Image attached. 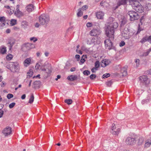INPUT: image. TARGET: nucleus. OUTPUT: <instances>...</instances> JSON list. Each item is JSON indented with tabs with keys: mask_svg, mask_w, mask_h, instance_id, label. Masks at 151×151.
<instances>
[{
	"mask_svg": "<svg viewBox=\"0 0 151 151\" xmlns=\"http://www.w3.org/2000/svg\"><path fill=\"white\" fill-rule=\"evenodd\" d=\"M107 23L108 24L105 29V34L106 36L113 39L115 29L118 26V23L115 21L114 19L112 17L109 18Z\"/></svg>",
	"mask_w": 151,
	"mask_h": 151,
	"instance_id": "nucleus-1",
	"label": "nucleus"
},
{
	"mask_svg": "<svg viewBox=\"0 0 151 151\" xmlns=\"http://www.w3.org/2000/svg\"><path fill=\"white\" fill-rule=\"evenodd\" d=\"M141 1L142 0H129V4L137 12L142 13L144 12V8L139 2Z\"/></svg>",
	"mask_w": 151,
	"mask_h": 151,
	"instance_id": "nucleus-2",
	"label": "nucleus"
},
{
	"mask_svg": "<svg viewBox=\"0 0 151 151\" xmlns=\"http://www.w3.org/2000/svg\"><path fill=\"white\" fill-rule=\"evenodd\" d=\"M38 19L39 23L42 25L46 26L50 20L49 16L45 14H41L39 17Z\"/></svg>",
	"mask_w": 151,
	"mask_h": 151,
	"instance_id": "nucleus-3",
	"label": "nucleus"
},
{
	"mask_svg": "<svg viewBox=\"0 0 151 151\" xmlns=\"http://www.w3.org/2000/svg\"><path fill=\"white\" fill-rule=\"evenodd\" d=\"M134 30L129 31L128 28H125L122 32V35L125 39H128L134 35Z\"/></svg>",
	"mask_w": 151,
	"mask_h": 151,
	"instance_id": "nucleus-4",
	"label": "nucleus"
},
{
	"mask_svg": "<svg viewBox=\"0 0 151 151\" xmlns=\"http://www.w3.org/2000/svg\"><path fill=\"white\" fill-rule=\"evenodd\" d=\"M109 38L108 39H106L104 42L106 48V49L110 50L113 48L112 43L111 42L112 40H114V35L113 39H112L111 38L106 36Z\"/></svg>",
	"mask_w": 151,
	"mask_h": 151,
	"instance_id": "nucleus-5",
	"label": "nucleus"
},
{
	"mask_svg": "<svg viewBox=\"0 0 151 151\" xmlns=\"http://www.w3.org/2000/svg\"><path fill=\"white\" fill-rule=\"evenodd\" d=\"M128 14L129 16L130 20L131 21H134L139 18V16L138 13L133 11H129L128 13Z\"/></svg>",
	"mask_w": 151,
	"mask_h": 151,
	"instance_id": "nucleus-6",
	"label": "nucleus"
},
{
	"mask_svg": "<svg viewBox=\"0 0 151 151\" xmlns=\"http://www.w3.org/2000/svg\"><path fill=\"white\" fill-rule=\"evenodd\" d=\"M120 132V129L119 128H116L115 124H113L111 127L110 132L113 135H118Z\"/></svg>",
	"mask_w": 151,
	"mask_h": 151,
	"instance_id": "nucleus-7",
	"label": "nucleus"
},
{
	"mask_svg": "<svg viewBox=\"0 0 151 151\" xmlns=\"http://www.w3.org/2000/svg\"><path fill=\"white\" fill-rule=\"evenodd\" d=\"M100 38L98 37H93L91 40L90 41L88 40L87 42V43L89 45L99 44H100Z\"/></svg>",
	"mask_w": 151,
	"mask_h": 151,
	"instance_id": "nucleus-8",
	"label": "nucleus"
},
{
	"mask_svg": "<svg viewBox=\"0 0 151 151\" xmlns=\"http://www.w3.org/2000/svg\"><path fill=\"white\" fill-rule=\"evenodd\" d=\"M125 141L127 144L132 145L135 143L136 140L135 138L129 137L127 138Z\"/></svg>",
	"mask_w": 151,
	"mask_h": 151,
	"instance_id": "nucleus-9",
	"label": "nucleus"
},
{
	"mask_svg": "<svg viewBox=\"0 0 151 151\" xmlns=\"http://www.w3.org/2000/svg\"><path fill=\"white\" fill-rule=\"evenodd\" d=\"M139 79L141 83L144 84H148L150 82L149 80L146 76L143 75L140 76L139 77Z\"/></svg>",
	"mask_w": 151,
	"mask_h": 151,
	"instance_id": "nucleus-10",
	"label": "nucleus"
},
{
	"mask_svg": "<svg viewBox=\"0 0 151 151\" xmlns=\"http://www.w3.org/2000/svg\"><path fill=\"white\" fill-rule=\"evenodd\" d=\"M127 1L129 2V0H119L117 2V5L113 8V10H116L119 6L121 5H126Z\"/></svg>",
	"mask_w": 151,
	"mask_h": 151,
	"instance_id": "nucleus-11",
	"label": "nucleus"
},
{
	"mask_svg": "<svg viewBox=\"0 0 151 151\" xmlns=\"http://www.w3.org/2000/svg\"><path fill=\"white\" fill-rule=\"evenodd\" d=\"M42 60L40 59L39 60L38 63L41 65V70L43 71H46V72L47 73H50L51 72V70L50 68H48L47 69L45 68L44 67L45 66V64H43L42 63Z\"/></svg>",
	"mask_w": 151,
	"mask_h": 151,
	"instance_id": "nucleus-12",
	"label": "nucleus"
},
{
	"mask_svg": "<svg viewBox=\"0 0 151 151\" xmlns=\"http://www.w3.org/2000/svg\"><path fill=\"white\" fill-rule=\"evenodd\" d=\"M2 132L5 136L10 134L12 133V128L9 127H7L2 131Z\"/></svg>",
	"mask_w": 151,
	"mask_h": 151,
	"instance_id": "nucleus-13",
	"label": "nucleus"
},
{
	"mask_svg": "<svg viewBox=\"0 0 151 151\" xmlns=\"http://www.w3.org/2000/svg\"><path fill=\"white\" fill-rule=\"evenodd\" d=\"M10 65H12V68H14L15 72H18L19 70V66L18 63L17 62H10L9 63Z\"/></svg>",
	"mask_w": 151,
	"mask_h": 151,
	"instance_id": "nucleus-14",
	"label": "nucleus"
},
{
	"mask_svg": "<svg viewBox=\"0 0 151 151\" xmlns=\"http://www.w3.org/2000/svg\"><path fill=\"white\" fill-rule=\"evenodd\" d=\"M101 32L99 29H94L92 30L90 32V34L91 36H95L99 35Z\"/></svg>",
	"mask_w": 151,
	"mask_h": 151,
	"instance_id": "nucleus-15",
	"label": "nucleus"
},
{
	"mask_svg": "<svg viewBox=\"0 0 151 151\" xmlns=\"http://www.w3.org/2000/svg\"><path fill=\"white\" fill-rule=\"evenodd\" d=\"M95 14L98 19H102L103 18L104 14L102 11H99L96 12Z\"/></svg>",
	"mask_w": 151,
	"mask_h": 151,
	"instance_id": "nucleus-16",
	"label": "nucleus"
},
{
	"mask_svg": "<svg viewBox=\"0 0 151 151\" xmlns=\"http://www.w3.org/2000/svg\"><path fill=\"white\" fill-rule=\"evenodd\" d=\"M33 60L32 58H27L26 59L24 62V64L25 66H27L29 65L31 63V62H33Z\"/></svg>",
	"mask_w": 151,
	"mask_h": 151,
	"instance_id": "nucleus-17",
	"label": "nucleus"
},
{
	"mask_svg": "<svg viewBox=\"0 0 151 151\" xmlns=\"http://www.w3.org/2000/svg\"><path fill=\"white\" fill-rule=\"evenodd\" d=\"M15 40L13 38L11 37L9 39L8 44L9 45L10 49L12 48L15 42Z\"/></svg>",
	"mask_w": 151,
	"mask_h": 151,
	"instance_id": "nucleus-18",
	"label": "nucleus"
},
{
	"mask_svg": "<svg viewBox=\"0 0 151 151\" xmlns=\"http://www.w3.org/2000/svg\"><path fill=\"white\" fill-rule=\"evenodd\" d=\"M33 45L30 43H27L23 45V47H25L27 50H29L33 47Z\"/></svg>",
	"mask_w": 151,
	"mask_h": 151,
	"instance_id": "nucleus-19",
	"label": "nucleus"
},
{
	"mask_svg": "<svg viewBox=\"0 0 151 151\" xmlns=\"http://www.w3.org/2000/svg\"><path fill=\"white\" fill-rule=\"evenodd\" d=\"M67 79L71 81H74L78 79L77 76L76 75H71L68 76Z\"/></svg>",
	"mask_w": 151,
	"mask_h": 151,
	"instance_id": "nucleus-20",
	"label": "nucleus"
},
{
	"mask_svg": "<svg viewBox=\"0 0 151 151\" xmlns=\"http://www.w3.org/2000/svg\"><path fill=\"white\" fill-rule=\"evenodd\" d=\"M110 63L109 60L106 59L103 60L102 61L101 65L102 67H105L108 65Z\"/></svg>",
	"mask_w": 151,
	"mask_h": 151,
	"instance_id": "nucleus-21",
	"label": "nucleus"
},
{
	"mask_svg": "<svg viewBox=\"0 0 151 151\" xmlns=\"http://www.w3.org/2000/svg\"><path fill=\"white\" fill-rule=\"evenodd\" d=\"M26 8L28 12H30L34 10V6L32 4H29L27 6Z\"/></svg>",
	"mask_w": 151,
	"mask_h": 151,
	"instance_id": "nucleus-22",
	"label": "nucleus"
},
{
	"mask_svg": "<svg viewBox=\"0 0 151 151\" xmlns=\"http://www.w3.org/2000/svg\"><path fill=\"white\" fill-rule=\"evenodd\" d=\"M121 72L122 73L123 76H126L127 74V71L126 68L123 67L121 70Z\"/></svg>",
	"mask_w": 151,
	"mask_h": 151,
	"instance_id": "nucleus-23",
	"label": "nucleus"
},
{
	"mask_svg": "<svg viewBox=\"0 0 151 151\" xmlns=\"http://www.w3.org/2000/svg\"><path fill=\"white\" fill-rule=\"evenodd\" d=\"M19 5H17V8L15 12V14H16V15L17 16H19L21 13V12L19 11Z\"/></svg>",
	"mask_w": 151,
	"mask_h": 151,
	"instance_id": "nucleus-24",
	"label": "nucleus"
},
{
	"mask_svg": "<svg viewBox=\"0 0 151 151\" xmlns=\"http://www.w3.org/2000/svg\"><path fill=\"white\" fill-rule=\"evenodd\" d=\"M28 25V23L25 21H22L21 24V26L24 29L27 27Z\"/></svg>",
	"mask_w": 151,
	"mask_h": 151,
	"instance_id": "nucleus-25",
	"label": "nucleus"
},
{
	"mask_svg": "<svg viewBox=\"0 0 151 151\" xmlns=\"http://www.w3.org/2000/svg\"><path fill=\"white\" fill-rule=\"evenodd\" d=\"M151 145V141H147L145 145V147L147 148L149 147Z\"/></svg>",
	"mask_w": 151,
	"mask_h": 151,
	"instance_id": "nucleus-26",
	"label": "nucleus"
},
{
	"mask_svg": "<svg viewBox=\"0 0 151 151\" xmlns=\"http://www.w3.org/2000/svg\"><path fill=\"white\" fill-rule=\"evenodd\" d=\"M14 9H15L13 7H11V8L8 10L7 11L9 14H11L14 12Z\"/></svg>",
	"mask_w": 151,
	"mask_h": 151,
	"instance_id": "nucleus-27",
	"label": "nucleus"
},
{
	"mask_svg": "<svg viewBox=\"0 0 151 151\" xmlns=\"http://www.w3.org/2000/svg\"><path fill=\"white\" fill-rule=\"evenodd\" d=\"M83 12L81 10V9H78V12L77 13V16L78 17H81L83 14Z\"/></svg>",
	"mask_w": 151,
	"mask_h": 151,
	"instance_id": "nucleus-28",
	"label": "nucleus"
},
{
	"mask_svg": "<svg viewBox=\"0 0 151 151\" xmlns=\"http://www.w3.org/2000/svg\"><path fill=\"white\" fill-rule=\"evenodd\" d=\"M17 20L15 19H12L10 21V24L12 26H13L17 24Z\"/></svg>",
	"mask_w": 151,
	"mask_h": 151,
	"instance_id": "nucleus-29",
	"label": "nucleus"
},
{
	"mask_svg": "<svg viewBox=\"0 0 151 151\" xmlns=\"http://www.w3.org/2000/svg\"><path fill=\"white\" fill-rule=\"evenodd\" d=\"M6 47H3L1 48L0 52L2 54H4L6 53Z\"/></svg>",
	"mask_w": 151,
	"mask_h": 151,
	"instance_id": "nucleus-30",
	"label": "nucleus"
},
{
	"mask_svg": "<svg viewBox=\"0 0 151 151\" xmlns=\"http://www.w3.org/2000/svg\"><path fill=\"white\" fill-rule=\"evenodd\" d=\"M144 138L142 137H140L139 139L138 142V144L139 145H141L143 142Z\"/></svg>",
	"mask_w": 151,
	"mask_h": 151,
	"instance_id": "nucleus-31",
	"label": "nucleus"
},
{
	"mask_svg": "<svg viewBox=\"0 0 151 151\" xmlns=\"http://www.w3.org/2000/svg\"><path fill=\"white\" fill-rule=\"evenodd\" d=\"M34 100V97L33 94H32L29 100V103L32 104Z\"/></svg>",
	"mask_w": 151,
	"mask_h": 151,
	"instance_id": "nucleus-32",
	"label": "nucleus"
},
{
	"mask_svg": "<svg viewBox=\"0 0 151 151\" xmlns=\"http://www.w3.org/2000/svg\"><path fill=\"white\" fill-rule=\"evenodd\" d=\"M33 72L32 70H30L27 73V77H29V78L32 77L33 74Z\"/></svg>",
	"mask_w": 151,
	"mask_h": 151,
	"instance_id": "nucleus-33",
	"label": "nucleus"
},
{
	"mask_svg": "<svg viewBox=\"0 0 151 151\" xmlns=\"http://www.w3.org/2000/svg\"><path fill=\"white\" fill-rule=\"evenodd\" d=\"M6 58L8 60H10L12 58L13 55L11 54L8 55L6 56Z\"/></svg>",
	"mask_w": 151,
	"mask_h": 151,
	"instance_id": "nucleus-34",
	"label": "nucleus"
},
{
	"mask_svg": "<svg viewBox=\"0 0 151 151\" xmlns=\"http://www.w3.org/2000/svg\"><path fill=\"white\" fill-rule=\"evenodd\" d=\"M85 57H86V56H85L84 55H83L81 57V60L80 61L81 63V64H81L84 63L85 62V60L84 58Z\"/></svg>",
	"mask_w": 151,
	"mask_h": 151,
	"instance_id": "nucleus-35",
	"label": "nucleus"
},
{
	"mask_svg": "<svg viewBox=\"0 0 151 151\" xmlns=\"http://www.w3.org/2000/svg\"><path fill=\"white\" fill-rule=\"evenodd\" d=\"M65 103L68 104H70L72 103V101L71 99H66L65 101Z\"/></svg>",
	"mask_w": 151,
	"mask_h": 151,
	"instance_id": "nucleus-36",
	"label": "nucleus"
},
{
	"mask_svg": "<svg viewBox=\"0 0 151 151\" xmlns=\"http://www.w3.org/2000/svg\"><path fill=\"white\" fill-rule=\"evenodd\" d=\"M88 8V6L87 5L83 6L81 8H79L81 9V10L84 11L86 10Z\"/></svg>",
	"mask_w": 151,
	"mask_h": 151,
	"instance_id": "nucleus-37",
	"label": "nucleus"
},
{
	"mask_svg": "<svg viewBox=\"0 0 151 151\" xmlns=\"http://www.w3.org/2000/svg\"><path fill=\"white\" fill-rule=\"evenodd\" d=\"M99 66L100 64L99 61H96L95 63V67L98 69Z\"/></svg>",
	"mask_w": 151,
	"mask_h": 151,
	"instance_id": "nucleus-38",
	"label": "nucleus"
},
{
	"mask_svg": "<svg viewBox=\"0 0 151 151\" xmlns=\"http://www.w3.org/2000/svg\"><path fill=\"white\" fill-rule=\"evenodd\" d=\"M110 76V74L109 73H106L104 74L103 76V78H106L109 77Z\"/></svg>",
	"mask_w": 151,
	"mask_h": 151,
	"instance_id": "nucleus-39",
	"label": "nucleus"
},
{
	"mask_svg": "<svg viewBox=\"0 0 151 151\" xmlns=\"http://www.w3.org/2000/svg\"><path fill=\"white\" fill-rule=\"evenodd\" d=\"M148 37H144L143 38H142L141 40L140 41V42L141 43H144L147 40L148 41L147 39Z\"/></svg>",
	"mask_w": 151,
	"mask_h": 151,
	"instance_id": "nucleus-40",
	"label": "nucleus"
},
{
	"mask_svg": "<svg viewBox=\"0 0 151 151\" xmlns=\"http://www.w3.org/2000/svg\"><path fill=\"white\" fill-rule=\"evenodd\" d=\"M83 73L84 75L88 76L90 74V72L88 70H85L83 71Z\"/></svg>",
	"mask_w": 151,
	"mask_h": 151,
	"instance_id": "nucleus-41",
	"label": "nucleus"
},
{
	"mask_svg": "<svg viewBox=\"0 0 151 151\" xmlns=\"http://www.w3.org/2000/svg\"><path fill=\"white\" fill-rule=\"evenodd\" d=\"M30 40L31 41H33L34 42H35L37 41V39L35 37H31L30 38Z\"/></svg>",
	"mask_w": 151,
	"mask_h": 151,
	"instance_id": "nucleus-42",
	"label": "nucleus"
},
{
	"mask_svg": "<svg viewBox=\"0 0 151 151\" xmlns=\"http://www.w3.org/2000/svg\"><path fill=\"white\" fill-rule=\"evenodd\" d=\"M15 103L14 102L10 104L9 105V107L10 109H12L13 108L15 105Z\"/></svg>",
	"mask_w": 151,
	"mask_h": 151,
	"instance_id": "nucleus-43",
	"label": "nucleus"
},
{
	"mask_svg": "<svg viewBox=\"0 0 151 151\" xmlns=\"http://www.w3.org/2000/svg\"><path fill=\"white\" fill-rule=\"evenodd\" d=\"M5 17H0V22H3L5 21Z\"/></svg>",
	"mask_w": 151,
	"mask_h": 151,
	"instance_id": "nucleus-44",
	"label": "nucleus"
},
{
	"mask_svg": "<svg viewBox=\"0 0 151 151\" xmlns=\"http://www.w3.org/2000/svg\"><path fill=\"white\" fill-rule=\"evenodd\" d=\"M135 62L136 63V66L138 67L139 64L140 60L138 59H136L135 60Z\"/></svg>",
	"mask_w": 151,
	"mask_h": 151,
	"instance_id": "nucleus-45",
	"label": "nucleus"
},
{
	"mask_svg": "<svg viewBox=\"0 0 151 151\" xmlns=\"http://www.w3.org/2000/svg\"><path fill=\"white\" fill-rule=\"evenodd\" d=\"M13 95L12 94L9 93L7 96V97L8 99H10L13 97Z\"/></svg>",
	"mask_w": 151,
	"mask_h": 151,
	"instance_id": "nucleus-46",
	"label": "nucleus"
},
{
	"mask_svg": "<svg viewBox=\"0 0 151 151\" xmlns=\"http://www.w3.org/2000/svg\"><path fill=\"white\" fill-rule=\"evenodd\" d=\"M39 67H41V65L39 63H37L35 67V69L37 70L38 69Z\"/></svg>",
	"mask_w": 151,
	"mask_h": 151,
	"instance_id": "nucleus-47",
	"label": "nucleus"
},
{
	"mask_svg": "<svg viewBox=\"0 0 151 151\" xmlns=\"http://www.w3.org/2000/svg\"><path fill=\"white\" fill-rule=\"evenodd\" d=\"M112 84V82L111 81H108L106 82V84L108 86H110Z\"/></svg>",
	"mask_w": 151,
	"mask_h": 151,
	"instance_id": "nucleus-48",
	"label": "nucleus"
},
{
	"mask_svg": "<svg viewBox=\"0 0 151 151\" xmlns=\"http://www.w3.org/2000/svg\"><path fill=\"white\" fill-rule=\"evenodd\" d=\"M149 100L147 99L146 100H143L142 101V104H147L148 101Z\"/></svg>",
	"mask_w": 151,
	"mask_h": 151,
	"instance_id": "nucleus-49",
	"label": "nucleus"
},
{
	"mask_svg": "<svg viewBox=\"0 0 151 151\" xmlns=\"http://www.w3.org/2000/svg\"><path fill=\"white\" fill-rule=\"evenodd\" d=\"M96 75L94 74H92L90 76V78L91 79H93L96 77Z\"/></svg>",
	"mask_w": 151,
	"mask_h": 151,
	"instance_id": "nucleus-50",
	"label": "nucleus"
},
{
	"mask_svg": "<svg viewBox=\"0 0 151 151\" xmlns=\"http://www.w3.org/2000/svg\"><path fill=\"white\" fill-rule=\"evenodd\" d=\"M4 112L2 109H0V118H1L4 114Z\"/></svg>",
	"mask_w": 151,
	"mask_h": 151,
	"instance_id": "nucleus-51",
	"label": "nucleus"
},
{
	"mask_svg": "<svg viewBox=\"0 0 151 151\" xmlns=\"http://www.w3.org/2000/svg\"><path fill=\"white\" fill-rule=\"evenodd\" d=\"M98 69L95 67H93L91 70V71L92 73H95L96 72V71Z\"/></svg>",
	"mask_w": 151,
	"mask_h": 151,
	"instance_id": "nucleus-52",
	"label": "nucleus"
},
{
	"mask_svg": "<svg viewBox=\"0 0 151 151\" xmlns=\"http://www.w3.org/2000/svg\"><path fill=\"white\" fill-rule=\"evenodd\" d=\"M125 44V43L124 41H122L119 43V46L120 47H122L124 46Z\"/></svg>",
	"mask_w": 151,
	"mask_h": 151,
	"instance_id": "nucleus-53",
	"label": "nucleus"
},
{
	"mask_svg": "<svg viewBox=\"0 0 151 151\" xmlns=\"http://www.w3.org/2000/svg\"><path fill=\"white\" fill-rule=\"evenodd\" d=\"M86 26L88 27H90L92 26V23L90 22H88L86 24Z\"/></svg>",
	"mask_w": 151,
	"mask_h": 151,
	"instance_id": "nucleus-54",
	"label": "nucleus"
},
{
	"mask_svg": "<svg viewBox=\"0 0 151 151\" xmlns=\"http://www.w3.org/2000/svg\"><path fill=\"white\" fill-rule=\"evenodd\" d=\"M41 25V24L39 23H36L35 24V26L36 27H39L40 25Z\"/></svg>",
	"mask_w": 151,
	"mask_h": 151,
	"instance_id": "nucleus-55",
	"label": "nucleus"
},
{
	"mask_svg": "<svg viewBox=\"0 0 151 151\" xmlns=\"http://www.w3.org/2000/svg\"><path fill=\"white\" fill-rule=\"evenodd\" d=\"M106 3V2L105 1H102L101 2L100 4V5L101 6H104V5Z\"/></svg>",
	"mask_w": 151,
	"mask_h": 151,
	"instance_id": "nucleus-56",
	"label": "nucleus"
},
{
	"mask_svg": "<svg viewBox=\"0 0 151 151\" xmlns=\"http://www.w3.org/2000/svg\"><path fill=\"white\" fill-rule=\"evenodd\" d=\"M76 51L77 53L80 54H82V52L81 50H78V49H76Z\"/></svg>",
	"mask_w": 151,
	"mask_h": 151,
	"instance_id": "nucleus-57",
	"label": "nucleus"
},
{
	"mask_svg": "<svg viewBox=\"0 0 151 151\" xmlns=\"http://www.w3.org/2000/svg\"><path fill=\"white\" fill-rule=\"evenodd\" d=\"M75 58L76 59H78L77 60V61H78L79 60V59H80V56L79 55H76L75 56Z\"/></svg>",
	"mask_w": 151,
	"mask_h": 151,
	"instance_id": "nucleus-58",
	"label": "nucleus"
},
{
	"mask_svg": "<svg viewBox=\"0 0 151 151\" xmlns=\"http://www.w3.org/2000/svg\"><path fill=\"white\" fill-rule=\"evenodd\" d=\"M5 84V83L4 81H2L1 83V87H4Z\"/></svg>",
	"mask_w": 151,
	"mask_h": 151,
	"instance_id": "nucleus-59",
	"label": "nucleus"
},
{
	"mask_svg": "<svg viewBox=\"0 0 151 151\" xmlns=\"http://www.w3.org/2000/svg\"><path fill=\"white\" fill-rule=\"evenodd\" d=\"M76 69V68L75 67H72L70 69V71L71 72H73Z\"/></svg>",
	"mask_w": 151,
	"mask_h": 151,
	"instance_id": "nucleus-60",
	"label": "nucleus"
},
{
	"mask_svg": "<svg viewBox=\"0 0 151 151\" xmlns=\"http://www.w3.org/2000/svg\"><path fill=\"white\" fill-rule=\"evenodd\" d=\"M148 41L151 43V36H150L147 39Z\"/></svg>",
	"mask_w": 151,
	"mask_h": 151,
	"instance_id": "nucleus-61",
	"label": "nucleus"
},
{
	"mask_svg": "<svg viewBox=\"0 0 151 151\" xmlns=\"http://www.w3.org/2000/svg\"><path fill=\"white\" fill-rule=\"evenodd\" d=\"M2 23H0V27H3L5 25V24L4 22H2Z\"/></svg>",
	"mask_w": 151,
	"mask_h": 151,
	"instance_id": "nucleus-62",
	"label": "nucleus"
},
{
	"mask_svg": "<svg viewBox=\"0 0 151 151\" xmlns=\"http://www.w3.org/2000/svg\"><path fill=\"white\" fill-rule=\"evenodd\" d=\"M25 97L26 95L25 94H24L22 95L21 98L22 99H24L25 98Z\"/></svg>",
	"mask_w": 151,
	"mask_h": 151,
	"instance_id": "nucleus-63",
	"label": "nucleus"
},
{
	"mask_svg": "<svg viewBox=\"0 0 151 151\" xmlns=\"http://www.w3.org/2000/svg\"><path fill=\"white\" fill-rule=\"evenodd\" d=\"M13 29L15 31H17L19 30V28L17 27H14Z\"/></svg>",
	"mask_w": 151,
	"mask_h": 151,
	"instance_id": "nucleus-64",
	"label": "nucleus"
}]
</instances>
